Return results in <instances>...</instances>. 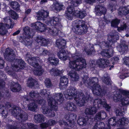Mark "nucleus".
Returning <instances> with one entry per match:
<instances>
[{"label": "nucleus", "mask_w": 129, "mask_h": 129, "mask_svg": "<svg viewBox=\"0 0 129 129\" xmlns=\"http://www.w3.org/2000/svg\"><path fill=\"white\" fill-rule=\"evenodd\" d=\"M82 54L79 52L72 54V56L74 59L70 61L69 67L77 71H79L85 68L86 64L85 59L82 58Z\"/></svg>", "instance_id": "f257e3e1"}, {"label": "nucleus", "mask_w": 129, "mask_h": 129, "mask_svg": "<svg viewBox=\"0 0 129 129\" xmlns=\"http://www.w3.org/2000/svg\"><path fill=\"white\" fill-rule=\"evenodd\" d=\"M95 107L86 108L85 113L86 115H92L97 112L96 108H99L103 106L107 109H109L111 107L106 103V100L104 99H97L95 100L93 103Z\"/></svg>", "instance_id": "f03ea898"}, {"label": "nucleus", "mask_w": 129, "mask_h": 129, "mask_svg": "<svg viewBox=\"0 0 129 129\" xmlns=\"http://www.w3.org/2000/svg\"><path fill=\"white\" fill-rule=\"evenodd\" d=\"M74 22L75 26L72 30L75 33L79 35H83L87 33L88 27L84 21L77 20Z\"/></svg>", "instance_id": "7ed1b4c3"}, {"label": "nucleus", "mask_w": 129, "mask_h": 129, "mask_svg": "<svg viewBox=\"0 0 129 129\" xmlns=\"http://www.w3.org/2000/svg\"><path fill=\"white\" fill-rule=\"evenodd\" d=\"M91 85H93V86H91L92 90L94 94L95 95L100 96H102L106 92V90H102L101 86L98 84V79L96 77L90 78Z\"/></svg>", "instance_id": "20e7f679"}, {"label": "nucleus", "mask_w": 129, "mask_h": 129, "mask_svg": "<svg viewBox=\"0 0 129 129\" xmlns=\"http://www.w3.org/2000/svg\"><path fill=\"white\" fill-rule=\"evenodd\" d=\"M120 92L122 94H115L113 97V100L115 102L118 101L121 102L123 105H125L129 104V91L121 90Z\"/></svg>", "instance_id": "39448f33"}, {"label": "nucleus", "mask_w": 129, "mask_h": 129, "mask_svg": "<svg viewBox=\"0 0 129 129\" xmlns=\"http://www.w3.org/2000/svg\"><path fill=\"white\" fill-rule=\"evenodd\" d=\"M63 94L61 93L54 94L53 97L51 96L48 99V102L49 106L53 110L56 111L58 108L57 102L61 103L63 100Z\"/></svg>", "instance_id": "423d86ee"}, {"label": "nucleus", "mask_w": 129, "mask_h": 129, "mask_svg": "<svg viewBox=\"0 0 129 129\" xmlns=\"http://www.w3.org/2000/svg\"><path fill=\"white\" fill-rule=\"evenodd\" d=\"M12 113L15 118L19 122H24L28 119L27 114L20 107H16L13 108Z\"/></svg>", "instance_id": "0eeeda50"}, {"label": "nucleus", "mask_w": 129, "mask_h": 129, "mask_svg": "<svg viewBox=\"0 0 129 129\" xmlns=\"http://www.w3.org/2000/svg\"><path fill=\"white\" fill-rule=\"evenodd\" d=\"M74 100L76 102V104L79 106H83L86 101L92 100L90 94L84 95L82 92H79L78 94L75 97Z\"/></svg>", "instance_id": "6e6552de"}, {"label": "nucleus", "mask_w": 129, "mask_h": 129, "mask_svg": "<svg viewBox=\"0 0 129 129\" xmlns=\"http://www.w3.org/2000/svg\"><path fill=\"white\" fill-rule=\"evenodd\" d=\"M64 94L66 99L72 100L73 99H75V97L78 94V93L75 88L70 87L64 92Z\"/></svg>", "instance_id": "1a4fd4ad"}, {"label": "nucleus", "mask_w": 129, "mask_h": 129, "mask_svg": "<svg viewBox=\"0 0 129 129\" xmlns=\"http://www.w3.org/2000/svg\"><path fill=\"white\" fill-rule=\"evenodd\" d=\"M5 58L7 61H12L15 59V55L14 51L9 48H7L4 54Z\"/></svg>", "instance_id": "9d476101"}, {"label": "nucleus", "mask_w": 129, "mask_h": 129, "mask_svg": "<svg viewBox=\"0 0 129 129\" xmlns=\"http://www.w3.org/2000/svg\"><path fill=\"white\" fill-rule=\"evenodd\" d=\"M60 19L58 17H54L49 20H46L45 22L49 26H55L56 25V27L59 26L61 28L62 26L61 25L59 22Z\"/></svg>", "instance_id": "9b49d317"}, {"label": "nucleus", "mask_w": 129, "mask_h": 129, "mask_svg": "<svg viewBox=\"0 0 129 129\" xmlns=\"http://www.w3.org/2000/svg\"><path fill=\"white\" fill-rule=\"evenodd\" d=\"M49 14L48 12L42 10L37 13V17L38 20L45 21L48 16Z\"/></svg>", "instance_id": "f8f14e48"}, {"label": "nucleus", "mask_w": 129, "mask_h": 129, "mask_svg": "<svg viewBox=\"0 0 129 129\" xmlns=\"http://www.w3.org/2000/svg\"><path fill=\"white\" fill-rule=\"evenodd\" d=\"M96 63L99 67L102 68H106L110 66L108 60L103 58L97 60Z\"/></svg>", "instance_id": "ddd939ff"}, {"label": "nucleus", "mask_w": 129, "mask_h": 129, "mask_svg": "<svg viewBox=\"0 0 129 129\" xmlns=\"http://www.w3.org/2000/svg\"><path fill=\"white\" fill-rule=\"evenodd\" d=\"M91 120V118L87 116L84 117H80L77 120V122L80 125H83L86 123L90 124Z\"/></svg>", "instance_id": "4468645a"}, {"label": "nucleus", "mask_w": 129, "mask_h": 129, "mask_svg": "<svg viewBox=\"0 0 129 129\" xmlns=\"http://www.w3.org/2000/svg\"><path fill=\"white\" fill-rule=\"evenodd\" d=\"M95 10L96 12V15L100 16L102 14H105L107 10L103 5H99L96 6Z\"/></svg>", "instance_id": "2eb2a0df"}, {"label": "nucleus", "mask_w": 129, "mask_h": 129, "mask_svg": "<svg viewBox=\"0 0 129 129\" xmlns=\"http://www.w3.org/2000/svg\"><path fill=\"white\" fill-rule=\"evenodd\" d=\"M128 46L126 43L123 41L121 42L120 44L118 45L117 47V49L121 54H123L126 52L128 49Z\"/></svg>", "instance_id": "dca6fc26"}, {"label": "nucleus", "mask_w": 129, "mask_h": 129, "mask_svg": "<svg viewBox=\"0 0 129 129\" xmlns=\"http://www.w3.org/2000/svg\"><path fill=\"white\" fill-rule=\"evenodd\" d=\"M50 107L51 106H50ZM43 110L42 112L44 114H46L49 116L54 117L55 115V113L52 111L54 110L52 109L50 107L51 109H50L48 106H43L42 107Z\"/></svg>", "instance_id": "f3484780"}, {"label": "nucleus", "mask_w": 129, "mask_h": 129, "mask_svg": "<svg viewBox=\"0 0 129 129\" xmlns=\"http://www.w3.org/2000/svg\"><path fill=\"white\" fill-rule=\"evenodd\" d=\"M35 41L39 44L41 46H46L49 43V41L48 40L40 36L37 37L35 39Z\"/></svg>", "instance_id": "a211bd4d"}, {"label": "nucleus", "mask_w": 129, "mask_h": 129, "mask_svg": "<svg viewBox=\"0 0 129 129\" xmlns=\"http://www.w3.org/2000/svg\"><path fill=\"white\" fill-rule=\"evenodd\" d=\"M33 25L34 28L41 32L44 31L46 28V25L39 22H37Z\"/></svg>", "instance_id": "6ab92c4d"}, {"label": "nucleus", "mask_w": 129, "mask_h": 129, "mask_svg": "<svg viewBox=\"0 0 129 129\" xmlns=\"http://www.w3.org/2000/svg\"><path fill=\"white\" fill-rule=\"evenodd\" d=\"M39 59L38 57H33L28 59V62L30 65L35 67L39 65Z\"/></svg>", "instance_id": "aec40b11"}, {"label": "nucleus", "mask_w": 129, "mask_h": 129, "mask_svg": "<svg viewBox=\"0 0 129 129\" xmlns=\"http://www.w3.org/2000/svg\"><path fill=\"white\" fill-rule=\"evenodd\" d=\"M9 84L10 86V89L12 91L16 92L20 90L21 87L19 84L15 83L11 81L9 82Z\"/></svg>", "instance_id": "412c9836"}, {"label": "nucleus", "mask_w": 129, "mask_h": 129, "mask_svg": "<svg viewBox=\"0 0 129 129\" xmlns=\"http://www.w3.org/2000/svg\"><path fill=\"white\" fill-rule=\"evenodd\" d=\"M4 24L8 28H12L13 26V23L9 16H6L3 18Z\"/></svg>", "instance_id": "4be33fe9"}, {"label": "nucleus", "mask_w": 129, "mask_h": 129, "mask_svg": "<svg viewBox=\"0 0 129 129\" xmlns=\"http://www.w3.org/2000/svg\"><path fill=\"white\" fill-rule=\"evenodd\" d=\"M113 52V49L111 48L109 50L102 51L101 53V54L104 57L109 58L112 56Z\"/></svg>", "instance_id": "5701e85b"}, {"label": "nucleus", "mask_w": 129, "mask_h": 129, "mask_svg": "<svg viewBox=\"0 0 129 129\" xmlns=\"http://www.w3.org/2000/svg\"><path fill=\"white\" fill-rule=\"evenodd\" d=\"M106 116V113L103 111H102L96 114L94 118L95 120L99 121L105 119Z\"/></svg>", "instance_id": "b1692460"}, {"label": "nucleus", "mask_w": 129, "mask_h": 129, "mask_svg": "<svg viewBox=\"0 0 129 129\" xmlns=\"http://www.w3.org/2000/svg\"><path fill=\"white\" fill-rule=\"evenodd\" d=\"M128 13H129V6L119 8L118 12V14L119 15H126Z\"/></svg>", "instance_id": "393cba45"}, {"label": "nucleus", "mask_w": 129, "mask_h": 129, "mask_svg": "<svg viewBox=\"0 0 129 129\" xmlns=\"http://www.w3.org/2000/svg\"><path fill=\"white\" fill-rule=\"evenodd\" d=\"M58 56L60 59L63 60H66L68 57L66 52L63 49L59 50L58 53Z\"/></svg>", "instance_id": "a878e982"}, {"label": "nucleus", "mask_w": 129, "mask_h": 129, "mask_svg": "<svg viewBox=\"0 0 129 129\" xmlns=\"http://www.w3.org/2000/svg\"><path fill=\"white\" fill-rule=\"evenodd\" d=\"M129 123L128 119L124 117L119 119L117 121V125L120 126H122L126 125Z\"/></svg>", "instance_id": "bb28decb"}, {"label": "nucleus", "mask_w": 129, "mask_h": 129, "mask_svg": "<svg viewBox=\"0 0 129 129\" xmlns=\"http://www.w3.org/2000/svg\"><path fill=\"white\" fill-rule=\"evenodd\" d=\"M66 43V42L65 40L60 39L56 40V46L59 48H62L65 46Z\"/></svg>", "instance_id": "cd10ccee"}, {"label": "nucleus", "mask_w": 129, "mask_h": 129, "mask_svg": "<svg viewBox=\"0 0 129 129\" xmlns=\"http://www.w3.org/2000/svg\"><path fill=\"white\" fill-rule=\"evenodd\" d=\"M108 128H105L104 123L103 122L98 121L95 123L93 129H110V126L108 125Z\"/></svg>", "instance_id": "c85d7f7f"}, {"label": "nucleus", "mask_w": 129, "mask_h": 129, "mask_svg": "<svg viewBox=\"0 0 129 129\" xmlns=\"http://www.w3.org/2000/svg\"><path fill=\"white\" fill-rule=\"evenodd\" d=\"M119 39V37L117 34H114L108 36V40L110 42L115 43Z\"/></svg>", "instance_id": "c756f323"}, {"label": "nucleus", "mask_w": 129, "mask_h": 129, "mask_svg": "<svg viewBox=\"0 0 129 129\" xmlns=\"http://www.w3.org/2000/svg\"><path fill=\"white\" fill-rule=\"evenodd\" d=\"M60 31L56 28V27L54 26L49 28L48 32L53 36L57 35Z\"/></svg>", "instance_id": "7c9ffc66"}, {"label": "nucleus", "mask_w": 129, "mask_h": 129, "mask_svg": "<svg viewBox=\"0 0 129 129\" xmlns=\"http://www.w3.org/2000/svg\"><path fill=\"white\" fill-rule=\"evenodd\" d=\"M35 121L36 122H41L44 121V117L41 114H37L34 116Z\"/></svg>", "instance_id": "2f4dec72"}, {"label": "nucleus", "mask_w": 129, "mask_h": 129, "mask_svg": "<svg viewBox=\"0 0 129 129\" xmlns=\"http://www.w3.org/2000/svg\"><path fill=\"white\" fill-rule=\"evenodd\" d=\"M23 34L25 36V38H31L33 36L31 32L30 31L29 27L28 26H26L23 28Z\"/></svg>", "instance_id": "473e14b6"}, {"label": "nucleus", "mask_w": 129, "mask_h": 129, "mask_svg": "<svg viewBox=\"0 0 129 129\" xmlns=\"http://www.w3.org/2000/svg\"><path fill=\"white\" fill-rule=\"evenodd\" d=\"M82 81L83 83L87 87H88L91 86L90 78H89L87 76H83L82 79Z\"/></svg>", "instance_id": "72a5a7b5"}, {"label": "nucleus", "mask_w": 129, "mask_h": 129, "mask_svg": "<svg viewBox=\"0 0 129 129\" xmlns=\"http://www.w3.org/2000/svg\"><path fill=\"white\" fill-rule=\"evenodd\" d=\"M51 8L57 11H59L64 9V6L58 3L53 4L51 6Z\"/></svg>", "instance_id": "f704fd0d"}, {"label": "nucleus", "mask_w": 129, "mask_h": 129, "mask_svg": "<svg viewBox=\"0 0 129 129\" xmlns=\"http://www.w3.org/2000/svg\"><path fill=\"white\" fill-rule=\"evenodd\" d=\"M36 69L33 72L34 74L36 75L41 76L44 72V70L41 68L40 66L39 65L37 67H35Z\"/></svg>", "instance_id": "c9c22d12"}, {"label": "nucleus", "mask_w": 129, "mask_h": 129, "mask_svg": "<svg viewBox=\"0 0 129 129\" xmlns=\"http://www.w3.org/2000/svg\"><path fill=\"white\" fill-rule=\"evenodd\" d=\"M65 108L68 110L74 111L76 108V106L73 103L68 102L66 105Z\"/></svg>", "instance_id": "e433bc0d"}, {"label": "nucleus", "mask_w": 129, "mask_h": 129, "mask_svg": "<svg viewBox=\"0 0 129 129\" xmlns=\"http://www.w3.org/2000/svg\"><path fill=\"white\" fill-rule=\"evenodd\" d=\"M10 5L11 7L14 10L17 11H20V5L17 2L14 1L10 2Z\"/></svg>", "instance_id": "4c0bfd02"}, {"label": "nucleus", "mask_w": 129, "mask_h": 129, "mask_svg": "<svg viewBox=\"0 0 129 129\" xmlns=\"http://www.w3.org/2000/svg\"><path fill=\"white\" fill-rule=\"evenodd\" d=\"M28 127L30 129H37L38 128L37 125L31 123L24 124L22 126V129H27Z\"/></svg>", "instance_id": "58836bf2"}, {"label": "nucleus", "mask_w": 129, "mask_h": 129, "mask_svg": "<svg viewBox=\"0 0 129 129\" xmlns=\"http://www.w3.org/2000/svg\"><path fill=\"white\" fill-rule=\"evenodd\" d=\"M0 113L2 114V116L4 118L7 116L8 111L5 107L3 105L0 104Z\"/></svg>", "instance_id": "ea45409f"}, {"label": "nucleus", "mask_w": 129, "mask_h": 129, "mask_svg": "<svg viewBox=\"0 0 129 129\" xmlns=\"http://www.w3.org/2000/svg\"><path fill=\"white\" fill-rule=\"evenodd\" d=\"M5 24L3 23H0V35H4L6 34L7 31L5 27Z\"/></svg>", "instance_id": "a19ab883"}, {"label": "nucleus", "mask_w": 129, "mask_h": 129, "mask_svg": "<svg viewBox=\"0 0 129 129\" xmlns=\"http://www.w3.org/2000/svg\"><path fill=\"white\" fill-rule=\"evenodd\" d=\"M28 110L33 111H35L38 108L37 105L34 103H31L27 105Z\"/></svg>", "instance_id": "79ce46f5"}, {"label": "nucleus", "mask_w": 129, "mask_h": 129, "mask_svg": "<svg viewBox=\"0 0 129 129\" xmlns=\"http://www.w3.org/2000/svg\"><path fill=\"white\" fill-rule=\"evenodd\" d=\"M69 75L71 77V80L73 81H76L78 80L79 77L78 75L75 72H73L70 71L69 73Z\"/></svg>", "instance_id": "37998d69"}, {"label": "nucleus", "mask_w": 129, "mask_h": 129, "mask_svg": "<svg viewBox=\"0 0 129 129\" xmlns=\"http://www.w3.org/2000/svg\"><path fill=\"white\" fill-rule=\"evenodd\" d=\"M107 76L104 75V76L102 77L101 79L103 82L107 85H110L111 84V80L109 77L108 76V74L106 73Z\"/></svg>", "instance_id": "c03bdc74"}, {"label": "nucleus", "mask_w": 129, "mask_h": 129, "mask_svg": "<svg viewBox=\"0 0 129 129\" xmlns=\"http://www.w3.org/2000/svg\"><path fill=\"white\" fill-rule=\"evenodd\" d=\"M86 15V12L85 11H80L76 10L75 12V16L81 18H83Z\"/></svg>", "instance_id": "a18cd8bd"}, {"label": "nucleus", "mask_w": 129, "mask_h": 129, "mask_svg": "<svg viewBox=\"0 0 129 129\" xmlns=\"http://www.w3.org/2000/svg\"><path fill=\"white\" fill-rule=\"evenodd\" d=\"M68 83V79L65 76H63L60 78V87L61 88L63 86L66 85Z\"/></svg>", "instance_id": "49530a36"}, {"label": "nucleus", "mask_w": 129, "mask_h": 129, "mask_svg": "<svg viewBox=\"0 0 129 129\" xmlns=\"http://www.w3.org/2000/svg\"><path fill=\"white\" fill-rule=\"evenodd\" d=\"M27 84L28 86L30 87L38 85V82L32 78H29L28 79Z\"/></svg>", "instance_id": "de8ad7c7"}, {"label": "nucleus", "mask_w": 129, "mask_h": 129, "mask_svg": "<svg viewBox=\"0 0 129 129\" xmlns=\"http://www.w3.org/2000/svg\"><path fill=\"white\" fill-rule=\"evenodd\" d=\"M70 120L69 121V122L70 124H71L69 125V126L71 127L72 124H75L74 122L76 120L77 116L74 114H70Z\"/></svg>", "instance_id": "09e8293b"}, {"label": "nucleus", "mask_w": 129, "mask_h": 129, "mask_svg": "<svg viewBox=\"0 0 129 129\" xmlns=\"http://www.w3.org/2000/svg\"><path fill=\"white\" fill-rule=\"evenodd\" d=\"M48 61L49 62L50 64L52 65L57 64L59 60L57 58L54 57H49L48 59Z\"/></svg>", "instance_id": "8fccbe9b"}, {"label": "nucleus", "mask_w": 129, "mask_h": 129, "mask_svg": "<svg viewBox=\"0 0 129 129\" xmlns=\"http://www.w3.org/2000/svg\"><path fill=\"white\" fill-rule=\"evenodd\" d=\"M40 94L43 96H44L46 98L48 97V99H49V98H50V97L51 96L49 91L47 90L46 89L42 90L40 92Z\"/></svg>", "instance_id": "3c124183"}, {"label": "nucleus", "mask_w": 129, "mask_h": 129, "mask_svg": "<svg viewBox=\"0 0 129 129\" xmlns=\"http://www.w3.org/2000/svg\"><path fill=\"white\" fill-rule=\"evenodd\" d=\"M15 62L19 66L20 69L24 68L25 67V63L21 59H16Z\"/></svg>", "instance_id": "603ef678"}, {"label": "nucleus", "mask_w": 129, "mask_h": 129, "mask_svg": "<svg viewBox=\"0 0 129 129\" xmlns=\"http://www.w3.org/2000/svg\"><path fill=\"white\" fill-rule=\"evenodd\" d=\"M29 95L32 98H39L41 96L39 95V93L37 91L32 90L29 94Z\"/></svg>", "instance_id": "864d4df0"}, {"label": "nucleus", "mask_w": 129, "mask_h": 129, "mask_svg": "<svg viewBox=\"0 0 129 129\" xmlns=\"http://www.w3.org/2000/svg\"><path fill=\"white\" fill-rule=\"evenodd\" d=\"M60 71L56 68H53L49 70L50 74L54 76H57L59 74Z\"/></svg>", "instance_id": "5fc2aeb1"}, {"label": "nucleus", "mask_w": 129, "mask_h": 129, "mask_svg": "<svg viewBox=\"0 0 129 129\" xmlns=\"http://www.w3.org/2000/svg\"><path fill=\"white\" fill-rule=\"evenodd\" d=\"M90 47V48L87 47L86 48L84 49L85 51L88 55H91L95 51L92 46H89V47Z\"/></svg>", "instance_id": "6e6d98bb"}, {"label": "nucleus", "mask_w": 129, "mask_h": 129, "mask_svg": "<svg viewBox=\"0 0 129 129\" xmlns=\"http://www.w3.org/2000/svg\"><path fill=\"white\" fill-rule=\"evenodd\" d=\"M120 21V20L117 18L113 19L111 22V26L113 27H117Z\"/></svg>", "instance_id": "4d7b16f0"}, {"label": "nucleus", "mask_w": 129, "mask_h": 129, "mask_svg": "<svg viewBox=\"0 0 129 129\" xmlns=\"http://www.w3.org/2000/svg\"><path fill=\"white\" fill-rule=\"evenodd\" d=\"M8 13L13 19H16L18 18V15L17 13L14 11L11 10L8 11Z\"/></svg>", "instance_id": "13d9d810"}, {"label": "nucleus", "mask_w": 129, "mask_h": 129, "mask_svg": "<svg viewBox=\"0 0 129 129\" xmlns=\"http://www.w3.org/2000/svg\"><path fill=\"white\" fill-rule=\"evenodd\" d=\"M46 86L47 88H49L52 86V84L49 78H46L44 81Z\"/></svg>", "instance_id": "bf43d9fd"}, {"label": "nucleus", "mask_w": 129, "mask_h": 129, "mask_svg": "<svg viewBox=\"0 0 129 129\" xmlns=\"http://www.w3.org/2000/svg\"><path fill=\"white\" fill-rule=\"evenodd\" d=\"M115 112L117 116H122L123 115V113H124V111H122L120 108H116L115 109Z\"/></svg>", "instance_id": "052dcab7"}, {"label": "nucleus", "mask_w": 129, "mask_h": 129, "mask_svg": "<svg viewBox=\"0 0 129 129\" xmlns=\"http://www.w3.org/2000/svg\"><path fill=\"white\" fill-rule=\"evenodd\" d=\"M81 0H71V4L75 7H77L82 3Z\"/></svg>", "instance_id": "680f3d73"}, {"label": "nucleus", "mask_w": 129, "mask_h": 129, "mask_svg": "<svg viewBox=\"0 0 129 129\" xmlns=\"http://www.w3.org/2000/svg\"><path fill=\"white\" fill-rule=\"evenodd\" d=\"M74 14L72 13H69L66 11L65 14V16L66 18L69 20H72L73 18Z\"/></svg>", "instance_id": "e2e57ef3"}, {"label": "nucleus", "mask_w": 129, "mask_h": 129, "mask_svg": "<svg viewBox=\"0 0 129 129\" xmlns=\"http://www.w3.org/2000/svg\"><path fill=\"white\" fill-rule=\"evenodd\" d=\"M35 102L37 103L38 104L44 106L46 103V101L42 99H38V100H34Z\"/></svg>", "instance_id": "0e129e2a"}, {"label": "nucleus", "mask_w": 129, "mask_h": 129, "mask_svg": "<svg viewBox=\"0 0 129 129\" xmlns=\"http://www.w3.org/2000/svg\"><path fill=\"white\" fill-rule=\"evenodd\" d=\"M108 123L109 125L112 126H114L117 123V122H116L115 118L114 117L110 118L108 120Z\"/></svg>", "instance_id": "69168bd1"}, {"label": "nucleus", "mask_w": 129, "mask_h": 129, "mask_svg": "<svg viewBox=\"0 0 129 129\" xmlns=\"http://www.w3.org/2000/svg\"><path fill=\"white\" fill-rule=\"evenodd\" d=\"M66 11L71 13H72L75 15V11L74 7L72 6H69Z\"/></svg>", "instance_id": "338daca9"}, {"label": "nucleus", "mask_w": 129, "mask_h": 129, "mask_svg": "<svg viewBox=\"0 0 129 129\" xmlns=\"http://www.w3.org/2000/svg\"><path fill=\"white\" fill-rule=\"evenodd\" d=\"M123 63L129 67V57L125 56L123 58Z\"/></svg>", "instance_id": "774afa93"}]
</instances>
